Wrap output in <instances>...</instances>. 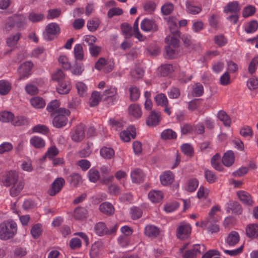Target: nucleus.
I'll list each match as a JSON object with an SVG mask.
<instances>
[{"mask_svg": "<svg viewBox=\"0 0 258 258\" xmlns=\"http://www.w3.org/2000/svg\"><path fill=\"white\" fill-rule=\"evenodd\" d=\"M88 211L84 207H77L74 210L73 217L77 220H84L87 217Z\"/></svg>", "mask_w": 258, "mask_h": 258, "instance_id": "24", "label": "nucleus"}, {"mask_svg": "<svg viewBox=\"0 0 258 258\" xmlns=\"http://www.w3.org/2000/svg\"><path fill=\"white\" fill-rule=\"evenodd\" d=\"M11 186L10 194L12 197H15L18 196L23 189L24 182L23 180H20Z\"/></svg>", "mask_w": 258, "mask_h": 258, "instance_id": "19", "label": "nucleus"}, {"mask_svg": "<svg viewBox=\"0 0 258 258\" xmlns=\"http://www.w3.org/2000/svg\"><path fill=\"white\" fill-rule=\"evenodd\" d=\"M32 131L35 133L45 134L48 133V128L45 125L37 124L33 127Z\"/></svg>", "mask_w": 258, "mask_h": 258, "instance_id": "63", "label": "nucleus"}, {"mask_svg": "<svg viewBox=\"0 0 258 258\" xmlns=\"http://www.w3.org/2000/svg\"><path fill=\"white\" fill-rule=\"evenodd\" d=\"M94 231L98 236H102L108 234V229L106 227L105 223L100 222L95 224L94 226Z\"/></svg>", "mask_w": 258, "mask_h": 258, "instance_id": "30", "label": "nucleus"}, {"mask_svg": "<svg viewBox=\"0 0 258 258\" xmlns=\"http://www.w3.org/2000/svg\"><path fill=\"white\" fill-rule=\"evenodd\" d=\"M60 32L59 25L56 23H50L46 26L43 37L46 40H51L56 37Z\"/></svg>", "mask_w": 258, "mask_h": 258, "instance_id": "4", "label": "nucleus"}, {"mask_svg": "<svg viewBox=\"0 0 258 258\" xmlns=\"http://www.w3.org/2000/svg\"><path fill=\"white\" fill-rule=\"evenodd\" d=\"M100 153L101 156L106 159H111L114 155V152L111 148H102L100 150Z\"/></svg>", "mask_w": 258, "mask_h": 258, "instance_id": "52", "label": "nucleus"}, {"mask_svg": "<svg viewBox=\"0 0 258 258\" xmlns=\"http://www.w3.org/2000/svg\"><path fill=\"white\" fill-rule=\"evenodd\" d=\"M12 88L11 84L5 80H0V94L5 95L8 94Z\"/></svg>", "mask_w": 258, "mask_h": 258, "instance_id": "41", "label": "nucleus"}, {"mask_svg": "<svg viewBox=\"0 0 258 258\" xmlns=\"http://www.w3.org/2000/svg\"><path fill=\"white\" fill-rule=\"evenodd\" d=\"M73 52L76 60L82 61L84 59V53L82 44H76L74 46Z\"/></svg>", "mask_w": 258, "mask_h": 258, "instance_id": "29", "label": "nucleus"}, {"mask_svg": "<svg viewBox=\"0 0 258 258\" xmlns=\"http://www.w3.org/2000/svg\"><path fill=\"white\" fill-rule=\"evenodd\" d=\"M25 121L23 116H15L14 114L9 111L4 110L0 112V121L3 123L11 122L15 126L20 125Z\"/></svg>", "mask_w": 258, "mask_h": 258, "instance_id": "2", "label": "nucleus"}, {"mask_svg": "<svg viewBox=\"0 0 258 258\" xmlns=\"http://www.w3.org/2000/svg\"><path fill=\"white\" fill-rule=\"evenodd\" d=\"M181 151L187 156H191L194 153V149L191 145L186 143L181 146Z\"/></svg>", "mask_w": 258, "mask_h": 258, "instance_id": "60", "label": "nucleus"}, {"mask_svg": "<svg viewBox=\"0 0 258 258\" xmlns=\"http://www.w3.org/2000/svg\"><path fill=\"white\" fill-rule=\"evenodd\" d=\"M68 180L71 185L73 186H78L82 183V178L81 176L77 173H72L68 178Z\"/></svg>", "mask_w": 258, "mask_h": 258, "instance_id": "34", "label": "nucleus"}, {"mask_svg": "<svg viewBox=\"0 0 258 258\" xmlns=\"http://www.w3.org/2000/svg\"><path fill=\"white\" fill-rule=\"evenodd\" d=\"M174 176L172 172L169 171L163 172L160 176L161 184L164 186L170 185L174 181Z\"/></svg>", "mask_w": 258, "mask_h": 258, "instance_id": "17", "label": "nucleus"}, {"mask_svg": "<svg viewBox=\"0 0 258 258\" xmlns=\"http://www.w3.org/2000/svg\"><path fill=\"white\" fill-rule=\"evenodd\" d=\"M211 165L216 170L221 171L222 170V165L221 164V157L219 154H216L211 159Z\"/></svg>", "mask_w": 258, "mask_h": 258, "instance_id": "46", "label": "nucleus"}, {"mask_svg": "<svg viewBox=\"0 0 258 258\" xmlns=\"http://www.w3.org/2000/svg\"><path fill=\"white\" fill-rule=\"evenodd\" d=\"M139 18H137L136 21L134 23V35L135 37L139 39L140 41H143L145 39V37L142 35V34L140 32L139 29Z\"/></svg>", "mask_w": 258, "mask_h": 258, "instance_id": "57", "label": "nucleus"}, {"mask_svg": "<svg viewBox=\"0 0 258 258\" xmlns=\"http://www.w3.org/2000/svg\"><path fill=\"white\" fill-rule=\"evenodd\" d=\"M58 62L64 69L69 70L71 69V63L66 55H60L58 58Z\"/></svg>", "mask_w": 258, "mask_h": 258, "instance_id": "55", "label": "nucleus"}, {"mask_svg": "<svg viewBox=\"0 0 258 258\" xmlns=\"http://www.w3.org/2000/svg\"><path fill=\"white\" fill-rule=\"evenodd\" d=\"M16 222L12 219L4 221L0 224V239L8 240L13 238L17 233Z\"/></svg>", "mask_w": 258, "mask_h": 258, "instance_id": "1", "label": "nucleus"}, {"mask_svg": "<svg viewBox=\"0 0 258 258\" xmlns=\"http://www.w3.org/2000/svg\"><path fill=\"white\" fill-rule=\"evenodd\" d=\"M99 25V21L97 19H94L89 21L87 22V26L88 29L91 32L96 31Z\"/></svg>", "mask_w": 258, "mask_h": 258, "instance_id": "58", "label": "nucleus"}, {"mask_svg": "<svg viewBox=\"0 0 258 258\" xmlns=\"http://www.w3.org/2000/svg\"><path fill=\"white\" fill-rule=\"evenodd\" d=\"M160 119L161 113L152 111L146 120V123L148 126H154L158 124Z\"/></svg>", "mask_w": 258, "mask_h": 258, "instance_id": "16", "label": "nucleus"}, {"mask_svg": "<svg viewBox=\"0 0 258 258\" xmlns=\"http://www.w3.org/2000/svg\"><path fill=\"white\" fill-rule=\"evenodd\" d=\"M128 114L134 118H139L142 114L141 107L136 104H131L128 108Z\"/></svg>", "mask_w": 258, "mask_h": 258, "instance_id": "28", "label": "nucleus"}, {"mask_svg": "<svg viewBox=\"0 0 258 258\" xmlns=\"http://www.w3.org/2000/svg\"><path fill=\"white\" fill-rule=\"evenodd\" d=\"M161 137L163 140H173L177 138V134L171 129H166L161 133Z\"/></svg>", "mask_w": 258, "mask_h": 258, "instance_id": "47", "label": "nucleus"}, {"mask_svg": "<svg viewBox=\"0 0 258 258\" xmlns=\"http://www.w3.org/2000/svg\"><path fill=\"white\" fill-rule=\"evenodd\" d=\"M117 95V89L114 87L110 86L105 89L103 94L105 100H108L110 98H116Z\"/></svg>", "mask_w": 258, "mask_h": 258, "instance_id": "39", "label": "nucleus"}, {"mask_svg": "<svg viewBox=\"0 0 258 258\" xmlns=\"http://www.w3.org/2000/svg\"><path fill=\"white\" fill-rule=\"evenodd\" d=\"M77 92L80 96L83 97L87 95L88 91L87 86L82 81H77L75 84Z\"/></svg>", "mask_w": 258, "mask_h": 258, "instance_id": "40", "label": "nucleus"}, {"mask_svg": "<svg viewBox=\"0 0 258 258\" xmlns=\"http://www.w3.org/2000/svg\"><path fill=\"white\" fill-rule=\"evenodd\" d=\"M255 12V8L252 6L249 5L243 9L242 16L244 18H247L253 15Z\"/></svg>", "mask_w": 258, "mask_h": 258, "instance_id": "64", "label": "nucleus"}, {"mask_svg": "<svg viewBox=\"0 0 258 258\" xmlns=\"http://www.w3.org/2000/svg\"><path fill=\"white\" fill-rule=\"evenodd\" d=\"M136 134V128L135 127L130 126L126 130L120 133V137L122 141L127 142H129L132 138H135Z\"/></svg>", "mask_w": 258, "mask_h": 258, "instance_id": "15", "label": "nucleus"}, {"mask_svg": "<svg viewBox=\"0 0 258 258\" xmlns=\"http://www.w3.org/2000/svg\"><path fill=\"white\" fill-rule=\"evenodd\" d=\"M240 10L238 3L236 2H232L228 3L224 9L225 13H236Z\"/></svg>", "mask_w": 258, "mask_h": 258, "instance_id": "38", "label": "nucleus"}, {"mask_svg": "<svg viewBox=\"0 0 258 258\" xmlns=\"http://www.w3.org/2000/svg\"><path fill=\"white\" fill-rule=\"evenodd\" d=\"M166 22L171 33L170 35L178 38L179 37L178 20L175 17H169L166 19Z\"/></svg>", "mask_w": 258, "mask_h": 258, "instance_id": "12", "label": "nucleus"}, {"mask_svg": "<svg viewBox=\"0 0 258 258\" xmlns=\"http://www.w3.org/2000/svg\"><path fill=\"white\" fill-rule=\"evenodd\" d=\"M51 79L58 83L63 81L65 78V75L60 69H57L51 73Z\"/></svg>", "mask_w": 258, "mask_h": 258, "instance_id": "51", "label": "nucleus"}, {"mask_svg": "<svg viewBox=\"0 0 258 258\" xmlns=\"http://www.w3.org/2000/svg\"><path fill=\"white\" fill-rule=\"evenodd\" d=\"M21 34L20 33H16L10 35L7 39L8 46L13 50L17 47L18 42L20 39Z\"/></svg>", "mask_w": 258, "mask_h": 258, "instance_id": "22", "label": "nucleus"}, {"mask_svg": "<svg viewBox=\"0 0 258 258\" xmlns=\"http://www.w3.org/2000/svg\"><path fill=\"white\" fill-rule=\"evenodd\" d=\"M89 180L92 182H96L100 178L99 171L94 168L90 169L87 173Z\"/></svg>", "mask_w": 258, "mask_h": 258, "instance_id": "49", "label": "nucleus"}, {"mask_svg": "<svg viewBox=\"0 0 258 258\" xmlns=\"http://www.w3.org/2000/svg\"><path fill=\"white\" fill-rule=\"evenodd\" d=\"M155 101L156 104L160 106H166L168 105V101L166 95L163 93L157 94L154 97Z\"/></svg>", "mask_w": 258, "mask_h": 258, "instance_id": "44", "label": "nucleus"}, {"mask_svg": "<svg viewBox=\"0 0 258 258\" xmlns=\"http://www.w3.org/2000/svg\"><path fill=\"white\" fill-rule=\"evenodd\" d=\"M192 94L195 96H200L203 95L204 88L202 85L197 83L192 87Z\"/></svg>", "mask_w": 258, "mask_h": 258, "instance_id": "61", "label": "nucleus"}, {"mask_svg": "<svg viewBox=\"0 0 258 258\" xmlns=\"http://www.w3.org/2000/svg\"><path fill=\"white\" fill-rule=\"evenodd\" d=\"M200 226L210 233H217L220 230L219 226L214 219L206 218L201 222Z\"/></svg>", "mask_w": 258, "mask_h": 258, "instance_id": "7", "label": "nucleus"}, {"mask_svg": "<svg viewBox=\"0 0 258 258\" xmlns=\"http://www.w3.org/2000/svg\"><path fill=\"white\" fill-rule=\"evenodd\" d=\"M19 180V174L15 171H9L6 173L2 179V182L6 186H10L16 183Z\"/></svg>", "mask_w": 258, "mask_h": 258, "instance_id": "9", "label": "nucleus"}, {"mask_svg": "<svg viewBox=\"0 0 258 258\" xmlns=\"http://www.w3.org/2000/svg\"><path fill=\"white\" fill-rule=\"evenodd\" d=\"M246 235L250 238H255L258 236V225L256 224H250L246 227Z\"/></svg>", "mask_w": 258, "mask_h": 258, "instance_id": "33", "label": "nucleus"}, {"mask_svg": "<svg viewBox=\"0 0 258 258\" xmlns=\"http://www.w3.org/2000/svg\"><path fill=\"white\" fill-rule=\"evenodd\" d=\"M210 190L208 188L201 185L197 191V196L199 199H206L209 195Z\"/></svg>", "mask_w": 258, "mask_h": 258, "instance_id": "53", "label": "nucleus"}, {"mask_svg": "<svg viewBox=\"0 0 258 258\" xmlns=\"http://www.w3.org/2000/svg\"><path fill=\"white\" fill-rule=\"evenodd\" d=\"M30 145L35 148H43L45 145V141L40 137L34 136L30 139Z\"/></svg>", "mask_w": 258, "mask_h": 258, "instance_id": "37", "label": "nucleus"}, {"mask_svg": "<svg viewBox=\"0 0 258 258\" xmlns=\"http://www.w3.org/2000/svg\"><path fill=\"white\" fill-rule=\"evenodd\" d=\"M131 176L133 182L138 183L142 180L144 174L140 169H135L131 172Z\"/></svg>", "mask_w": 258, "mask_h": 258, "instance_id": "43", "label": "nucleus"}, {"mask_svg": "<svg viewBox=\"0 0 258 258\" xmlns=\"http://www.w3.org/2000/svg\"><path fill=\"white\" fill-rule=\"evenodd\" d=\"M199 186V181L197 179L192 178L188 179L184 184L183 189L188 192H194Z\"/></svg>", "mask_w": 258, "mask_h": 258, "instance_id": "23", "label": "nucleus"}, {"mask_svg": "<svg viewBox=\"0 0 258 258\" xmlns=\"http://www.w3.org/2000/svg\"><path fill=\"white\" fill-rule=\"evenodd\" d=\"M72 139L74 141L80 142L84 137V130L82 125H79L72 132Z\"/></svg>", "mask_w": 258, "mask_h": 258, "instance_id": "21", "label": "nucleus"}, {"mask_svg": "<svg viewBox=\"0 0 258 258\" xmlns=\"http://www.w3.org/2000/svg\"><path fill=\"white\" fill-rule=\"evenodd\" d=\"M65 183L64 179L62 177L56 178L52 182L51 187L48 190V194L51 196L55 195L62 188Z\"/></svg>", "mask_w": 258, "mask_h": 258, "instance_id": "13", "label": "nucleus"}, {"mask_svg": "<svg viewBox=\"0 0 258 258\" xmlns=\"http://www.w3.org/2000/svg\"><path fill=\"white\" fill-rule=\"evenodd\" d=\"M13 25L19 28H23L26 24V18L23 15H15L12 18Z\"/></svg>", "mask_w": 258, "mask_h": 258, "instance_id": "31", "label": "nucleus"}, {"mask_svg": "<svg viewBox=\"0 0 258 258\" xmlns=\"http://www.w3.org/2000/svg\"><path fill=\"white\" fill-rule=\"evenodd\" d=\"M258 28V22L252 20L248 23L245 26V31L247 33L254 32Z\"/></svg>", "mask_w": 258, "mask_h": 258, "instance_id": "54", "label": "nucleus"}, {"mask_svg": "<svg viewBox=\"0 0 258 258\" xmlns=\"http://www.w3.org/2000/svg\"><path fill=\"white\" fill-rule=\"evenodd\" d=\"M237 195L239 200L244 204L251 206L253 201L250 195L244 190L237 191Z\"/></svg>", "mask_w": 258, "mask_h": 258, "instance_id": "20", "label": "nucleus"}, {"mask_svg": "<svg viewBox=\"0 0 258 258\" xmlns=\"http://www.w3.org/2000/svg\"><path fill=\"white\" fill-rule=\"evenodd\" d=\"M99 209L101 213L107 215H111L114 212L113 206L108 202L101 203L99 206Z\"/></svg>", "mask_w": 258, "mask_h": 258, "instance_id": "25", "label": "nucleus"}, {"mask_svg": "<svg viewBox=\"0 0 258 258\" xmlns=\"http://www.w3.org/2000/svg\"><path fill=\"white\" fill-rule=\"evenodd\" d=\"M217 116L223 124L227 126H229L231 124V119L226 113L223 110H220L217 113Z\"/></svg>", "mask_w": 258, "mask_h": 258, "instance_id": "45", "label": "nucleus"}, {"mask_svg": "<svg viewBox=\"0 0 258 258\" xmlns=\"http://www.w3.org/2000/svg\"><path fill=\"white\" fill-rule=\"evenodd\" d=\"M165 42L168 45V46L165 48L166 57L168 58H173L175 56V51L173 48H171V46L176 48L178 46V38L173 37L171 35H168L165 39Z\"/></svg>", "mask_w": 258, "mask_h": 258, "instance_id": "5", "label": "nucleus"}, {"mask_svg": "<svg viewBox=\"0 0 258 258\" xmlns=\"http://www.w3.org/2000/svg\"><path fill=\"white\" fill-rule=\"evenodd\" d=\"M141 29L146 32H155L157 30L158 26L155 22L148 19H144L141 23Z\"/></svg>", "mask_w": 258, "mask_h": 258, "instance_id": "14", "label": "nucleus"}, {"mask_svg": "<svg viewBox=\"0 0 258 258\" xmlns=\"http://www.w3.org/2000/svg\"><path fill=\"white\" fill-rule=\"evenodd\" d=\"M191 228L186 222H182L177 229V237L180 239L187 238L190 234Z\"/></svg>", "mask_w": 258, "mask_h": 258, "instance_id": "10", "label": "nucleus"}, {"mask_svg": "<svg viewBox=\"0 0 258 258\" xmlns=\"http://www.w3.org/2000/svg\"><path fill=\"white\" fill-rule=\"evenodd\" d=\"M239 240V236L235 231L230 232L227 239L226 242L229 246L235 245Z\"/></svg>", "mask_w": 258, "mask_h": 258, "instance_id": "42", "label": "nucleus"}, {"mask_svg": "<svg viewBox=\"0 0 258 258\" xmlns=\"http://www.w3.org/2000/svg\"><path fill=\"white\" fill-rule=\"evenodd\" d=\"M160 233L159 229L153 225H147L144 229L145 234L149 237H156Z\"/></svg>", "mask_w": 258, "mask_h": 258, "instance_id": "26", "label": "nucleus"}, {"mask_svg": "<svg viewBox=\"0 0 258 258\" xmlns=\"http://www.w3.org/2000/svg\"><path fill=\"white\" fill-rule=\"evenodd\" d=\"M129 91L131 100L136 101L139 98L140 93L138 88L136 87H131L129 89Z\"/></svg>", "mask_w": 258, "mask_h": 258, "instance_id": "62", "label": "nucleus"}, {"mask_svg": "<svg viewBox=\"0 0 258 258\" xmlns=\"http://www.w3.org/2000/svg\"><path fill=\"white\" fill-rule=\"evenodd\" d=\"M33 67V63L30 61H26L23 63L18 70L19 80H25L27 79L31 75V72Z\"/></svg>", "mask_w": 258, "mask_h": 258, "instance_id": "8", "label": "nucleus"}, {"mask_svg": "<svg viewBox=\"0 0 258 258\" xmlns=\"http://www.w3.org/2000/svg\"><path fill=\"white\" fill-rule=\"evenodd\" d=\"M173 71V67L169 64H164L159 68V71L162 76H167L172 73Z\"/></svg>", "mask_w": 258, "mask_h": 258, "instance_id": "56", "label": "nucleus"}, {"mask_svg": "<svg viewBox=\"0 0 258 258\" xmlns=\"http://www.w3.org/2000/svg\"><path fill=\"white\" fill-rule=\"evenodd\" d=\"M186 10L190 14L196 15L199 13L202 9L199 6H195L190 2L186 1L185 3Z\"/></svg>", "mask_w": 258, "mask_h": 258, "instance_id": "50", "label": "nucleus"}, {"mask_svg": "<svg viewBox=\"0 0 258 258\" xmlns=\"http://www.w3.org/2000/svg\"><path fill=\"white\" fill-rule=\"evenodd\" d=\"M31 105L36 109L43 108L46 104L45 100L41 97L36 96L30 100Z\"/></svg>", "mask_w": 258, "mask_h": 258, "instance_id": "32", "label": "nucleus"}, {"mask_svg": "<svg viewBox=\"0 0 258 258\" xmlns=\"http://www.w3.org/2000/svg\"><path fill=\"white\" fill-rule=\"evenodd\" d=\"M114 63L111 59H106L100 57L95 63V69L98 70H103L106 72L111 71L114 68Z\"/></svg>", "mask_w": 258, "mask_h": 258, "instance_id": "6", "label": "nucleus"}, {"mask_svg": "<svg viewBox=\"0 0 258 258\" xmlns=\"http://www.w3.org/2000/svg\"><path fill=\"white\" fill-rule=\"evenodd\" d=\"M104 243L101 240L95 241L92 244L89 253L91 258H96L102 254Z\"/></svg>", "mask_w": 258, "mask_h": 258, "instance_id": "11", "label": "nucleus"}, {"mask_svg": "<svg viewBox=\"0 0 258 258\" xmlns=\"http://www.w3.org/2000/svg\"><path fill=\"white\" fill-rule=\"evenodd\" d=\"M148 198L153 203L160 202L163 199V194L160 190H152L148 194Z\"/></svg>", "mask_w": 258, "mask_h": 258, "instance_id": "35", "label": "nucleus"}, {"mask_svg": "<svg viewBox=\"0 0 258 258\" xmlns=\"http://www.w3.org/2000/svg\"><path fill=\"white\" fill-rule=\"evenodd\" d=\"M57 87V92L60 94L69 93L72 88L71 84L69 80H63L59 82Z\"/></svg>", "mask_w": 258, "mask_h": 258, "instance_id": "18", "label": "nucleus"}, {"mask_svg": "<svg viewBox=\"0 0 258 258\" xmlns=\"http://www.w3.org/2000/svg\"><path fill=\"white\" fill-rule=\"evenodd\" d=\"M223 164L226 166H231L234 161V156L233 153L231 151H228L225 153L222 160Z\"/></svg>", "mask_w": 258, "mask_h": 258, "instance_id": "36", "label": "nucleus"}, {"mask_svg": "<svg viewBox=\"0 0 258 258\" xmlns=\"http://www.w3.org/2000/svg\"><path fill=\"white\" fill-rule=\"evenodd\" d=\"M247 86L250 90L258 88V79L255 77L250 78L247 82Z\"/></svg>", "mask_w": 258, "mask_h": 258, "instance_id": "59", "label": "nucleus"}, {"mask_svg": "<svg viewBox=\"0 0 258 258\" xmlns=\"http://www.w3.org/2000/svg\"><path fill=\"white\" fill-rule=\"evenodd\" d=\"M70 114V111L65 108H60L54 114L53 124L56 127L64 126L67 122V116Z\"/></svg>", "mask_w": 258, "mask_h": 258, "instance_id": "3", "label": "nucleus"}, {"mask_svg": "<svg viewBox=\"0 0 258 258\" xmlns=\"http://www.w3.org/2000/svg\"><path fill=\"white\" fill-rule=\"evenodd\" d=\"M43 229L41 224L37 223L32 226L31 234L34 238H38L42 234Z\"/></svg>", "mask_w": 258, "mask_h": 258, "instance_id": "48", "label": "nucleus"}, {"mask_svg": "<svg viewBox=\"0 0 258 258\" xmlns=\"http://www.w3.org/2000/svg\"><path fill=\"white\" fill-rule=\"evenodd\" d=\"M103 96L100 92L94 91L91 93L89 100V104L91 107L97 106L101 101Z\"/></svg>", "mask_w": 258, "mask_h": 258, "instance_id": "27", "label": "nucleus"}]
</instances>
